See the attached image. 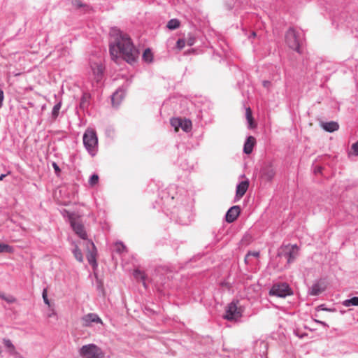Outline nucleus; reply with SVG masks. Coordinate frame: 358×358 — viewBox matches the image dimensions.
I'll use <instances>...</instances> for the list:
<instances>
[{
	"mask_svg": "<svg viewBox=\"0 0 358 358\" xmlns=\"http://www.w3.org/2000/svg\"><path fill=\"white\" fill-rule=\"evenodd\" d=\"M110 34L113 38L110 44V54L112 59L117 60L122 58L129 64L135 62L138 52L131 41L130 37L117 29H113Z\"/></svg>",
	"mask_w": 358,
	"mask_h": 358,
	"instance_id": "obj_1",
	"label": "nucleus"
},
{
	"mask_svg": "<svg viewBox=\"0 0 358 358\" xmlns=\"http://www.w3.org/2000/svg\"><path fill=\"white\" fill-rule=\"evenodd\" d=\"M69 220L74 233L81 239L87 241V234L80 216L70 213L69 214Z\"/></svg>",
	"mask_w": 358,
	"mask_h": 358,
	"instance_id": "obj_2",
	"label": "nucleus"
},
{
	"mask_svg": "<svg viewBox=\"0 0 358 358\" xmlns=\"http://www.w3.org/2000/svg\"><path fill=\"white\" fill-rule=\"evenodd\" d=\"M243 310L244 308L240 305L239 301H232L226 307L224 318L229 321H236L242 317Z\"/></svg>",
	"mask_w": 358,
	"mask_h": 358,
	"instance_id": "obj_3",
	"label": "nucleus"
},
{
	"mask_svg": "<svg viewBox=\"0 0 358 358\" xmlns=\"http://www.w3.org/2000/svg\"><path fill=\"white\" fill-rule=\"evenodd\" d=\"M79 354L83 358L105 357V353L101 348L93 343L83 345L79 350Z\"/></svg>",
	"mask_w": 358,
	"mask_h": 358,
	"instance_id": "obj_4",
	"label": "nucleus"
},
{
	"mask_svg": "<svg viewBox=\"0 0 358 358\" xmlns=\"http://www.w3.org/2000/svg\"><path fill=\"white\" fill-rule=\"evenodd\" d=\"M285 43L288 47L300 53V41L298 33L293 28H289L285 34Z\"/></svg>",
	"mask_w": 358,
	"mask_h": 358,
	"instance_id": "obj_5",
	"label": "nucleus"
},
{
	"mask_svg": "<svg viewBox=\"0 0 358 358\" xmlns=\"http://www.w3.org/2000/svg\"><path fill=\"white\" fill-rule=\"evenodd\" d=\"M98 139L96 132L92 129H87L83 136V143L89 151L92 150L97 145Z\"/></svg>",
	"mask_w": 358,
	"mask_h": 358,
	"instance_id": "obj_6",
	"label": "nucleus"
},
{
	"mask_svg": "<svg viewBox=\"0 0 358 358\" xmlns=\"http://www.w3.org/2000/svg\"><path fill=\"white\" fill-rule=\"evenodd\" d=\"M269 294L278 297H285L292 294V292L287 284L282 283L274 285L269 291Z\"/></svg>",
	"mask_w": 358,
	"mask_h": 358,
	"instance_id": "obj_7",
	"label": "nucleus"
},
{
	"mask_svg": "<svg viewBox=\"0 0 358 358\" xmlns=\"http://www.w3.org/2000/svg\"><path fill=\"white\" fill-rule=\"evenodd\" d=\"M171 124L174 127L175 131H178L181 128L184 131L188 132L192 129V122L189 120L181 118H173L171 120Z\"/></svg>",
	"mask_w": 358,
	"mask_h": 358,
	"instance_id": "obj_8",
	"label": "nucleus"
},
{
	"mask_svg": "<svg viewBox=\"0 0 358 358\" xmlns=\"http://www.w3.org/2000/svg\"><path fill=\"white\" fill-rule=\"evenodd\" d=\"M86 248H87V259L88 262L95 268L97 266L96 263V248L94 244V243L87 240L86 242Z\"/></svg>",
	"mask_w": 358,
	"mask_h": 358,
	"instance_id": "obj_9",
	"label": "nucleus"
},
{
	"mask_svg": "<svg viewBox=\"0 0 358 358\" xmlns=\"http://www.w3.org/2000/svg\"><path fill=\"white\" fill-rule=\"evenodd\" d=\"M82 325L85 327H90L92 323L103 324L102 320L95 313H88L81 318Z\"/></svg>",
	"mask_w": 358,
	"mask_h": 358,
	"instance_id": "obj_10",
	"label": "nucleus"
},
{
	"mask_svg": "<svg viewBox=\"0 0 358 358\" xmlns=\"http://www.w3.org/2000/svg\"><path fill=\"white\" fill-rule=\"evenodd\" d=\"M90 67L92 71V74L94 76V79L96 80L97 82L99 81L103 72V68L101 64V60L91 61Z\"/></svg>",
	"mask_w": 358,
	"mask_h": 358,
	"instance_id": "obj_11",
	"label": "nucleus"
},
{
	"mask_svg": "<svg viewBox=\"0 0 358 358\" xmlns=\"http://www.w3.org/2000/svg\"><path fill=\"white\" fill-rule=\"evenodd\" d=\"M275 176V169L272 165L266 166L262 171L261 177L266 182H271Z\"/></svg>",
	"mask_w": 358,
	"mask_h": 358,
	"instance_id": "obj_12",
	"label": "nucleus"
},
{
	"mask_svg": "<svg viewBox=\"0 0 358 358\" xmlns=\"http://www.w3.org/2000/svg\"><path fill=\"white\" fill-rule=\"evenodd\" d=\"M241 213V208L239 206H234L231 207L226 214V221L228 223L234 222Z\"/></svg>",
	"mask_w": 358,
	"mask_h": 358,
	"instance_id": "obj_13",
	"label": "nucleus"
},
{
	"mask_svg": "<svg viewBox=\"0 0 358 358\" xmlns=\"http://www.w3.org/2000/svg\"><path fill=\"white\" fill-rule=\"evenodd\" d=\"M248 180L241 182L236 187V200H240L245 194L249 187Z\"/></svg>",
	"mask_w": 358,
	"mask_h": 358,
	"instance_id": "obj_14",
	"label": "nucleus"
},
{
	"mask_svg": "<svg viewBox=\"0 0 358 358\" xmlns=\"http://www.w3.org/2000/svg\"><path fill=\"white\" fill-rule=\"evenodd\" d=\"M285 251L288 253L287 262L290 263L293 262L298 255L299 248L296 245H286L284 248Z\"/></svg>",
	"mask_w": 358,
	"mask_h": 358,
	"instance_id": "obj_15",
	"label": "nucleus"
},
{
	"mask_svg": "<svg viewBox=\"0 0 358 358\" xmlns=\"http://www.w3.org/2000/svg\"><path fill=\"white\" fill-rule=\"evenodd\" d=\"M320 126L324 130L328 132H334L335 131H337L339 128L338 122L334 121H331L328 122H321Z\"/></svg>",
	"mask_w": 358,
	"mask_h": 358,
	"instance_id": "obj_16",
	"label": "nucleus"
},
{
	"mask_svg": "<svg viewBox=\"0 0 358 358\" xmlns=\"http://www.w3.org/2000/svg\"><path fill=\"white\" fill-rule=\"evenodd\" d=\"M256 143L255 138L253 136H249L244 145V152L245 154H250L252 152L254 145Z\"/></svg>",
	"mask_w": 358,
	"mask_h": 358,
	"instance_id": "obj_17",
	"label": "nucleus"
},
{
	"mask_svg": "<svg viewBox=\"0 0 358 358\" xmlns=\"http://www.w3.org/2000/svg\"><path fill=\"white\" fill-rule=\"evenodd\" d=\"M124 97V92L122 90L116 91L112 96V104L113 106H118Z\"/></svg>",
	"mask_w": 358,
	"mask_h": 358,
	"instance_id": "obj_18",
	"label": "nucleus"
},
{
	"mask_svg": "<svg viewBox=\"0 0 358 358\" xmlns=\"http://www.w3.org/2000/svg\"><path fill=\"white\" fill-rule=\"evenodd\" d=\"M90 105V95L84 94L81 98L79 108L81 110H88Z\"/></svg>",
	"mask_w": 358,
	"mask_h": 358,
	"instance_id": "obj_19",
	"label": "nucleus"
},
{
	"mask_svg": "<svg viewBox=\"0 0 358 358\" xmlns=\"http://www.w3.org/2000/svg\"><path fill=\"white\" fill-rule=\"evenodd\" d=\"M324 290V287L320 283H315L312 286L310 294L313 296H317L321 294Z\"/></svg>",
	"mask_w": 358,
	"mask_h": 358,
	"instance_id": "obj_20",
	"label": "nucleus"
},
{
	"mask_svg": "<svg viewBox=\"0 0 358 358\" xmlns=\"http://www.w3.org/2000/svg\"><path fill=\"white\" fill-rule=\"evenodd\" d=\"M134 276L136 280H141L143 282V285L145 287H146L145 279L146 275L144 272L136 269L134 272Z\"/></svg>",
	"mask_w": 358,
	"mask_h": 358,
	"instance_id": "obj_21",
	"label": "nucleus"
},
{
	"mask_svg": "<svg viewBox=\"0 0 358 358\" xmlns=\"http://www.w3.org/2000/svg\"><path fill=\"white\" fill-rule=\"evenodd\" d=\"M73 253L74 257L76 259L77 261H78L79 262H83V256L82 252L80 250V248H78L77 244L75 245V248L73 251Z\"/></svg>",
	"mask_w": 358,
	"mask_h": 358,
	"instance_id": "obj_22",
	"label": "nucleus"
},
{
	"mask_svg": "<svg viewBox=\"0 0 358 358\" xmlns=\"http://www.w3.org/2000/svg\"><path fill=\"white\" fill-rule=\"evenodd\" d=\"M143 59L146 62H152L153 59L152 52L150 49H146L143 54Z\"/></svg>",
	"mask_w": 358,
	"mask_h": 358,
	"instance_id": "obj_23",
	"label": "nucleus"
},
{
	"mask_svg": "<svg viewBox=\"0 0 358 358\" xmlns=\"http://www.w3.org/2000/svg\"><path fill=\"white\" fill-rule=\"evenodd\" d=\"M13 253V248L7 244L0 243V253Z\"/></svg>",
	"mask_w": 358,
	"mask_h": 358,
	"instance_id": "obj_24",
	"label": "nucleus"
},
{
	"mask_svg": "<svg viewBox=\"0 0 358 358\" xmlns=\"http://www.w3.org/2000/svg\"><path fill=\"white\" fill-rule=\"evenodd\" d=\"M180 26V22L177 19H172L168 22L167 27L169 29H176Z\"/></svg>",
	"mask_w": 358,
	"mask_h": 358,
	"instance_id": "obj_25",
	"label": "nucleus"
},
{
	"mask_svg": "<svg viewBox=\"0 0 358 358\" xmlns=\"http://www.w3.org/2000/svg\"><path fill=\"white\" fill-rule=\"evenodd\" d=\"M343 305L347 307L350 306H358V297L354 296L350 299L345 300L343 302Z\"/></svg>",
	"mask_w": 358,
	"mask_h": 358,
	"instance_id": "obj_26",
	"label": "nucleus"
},
{
	"mask_svg": "<svg viewBox=\"0 0 358 358\" xmlns=\"http://www.w3.org/2000/svg\"><path fill=\"white\" fill-rule=\"evenodd\" d=\"M246 119L250 128L253 129L256 127L257 124L252 117V113H246Z\"/></svg>",
	"mask_w": 358,
	"mask_h": 358,
	"instance_id": "obj_27",
	"label": "nucleus"
},
{
	"mask_svg": "<svg viewBox=\"0 0 358 358\" xmlns=\"http://www.w3.org/2000/svg\"><path fill=\"white\" fill-rule=\"evenodd\" d=\"M114 247H115V250L118 253H121L126 250V247L124 246V245L122 243L117 242L115 243Z\"/></svg>",
	"mask_w": 358,
	"mask_h": 358,
	"instance_id": "obj_28",
	"label": "nucleus"
},
{
	"mask_svg": "<svg viewBox=\"0 0 358 358\" xmlns=\"http://www.w3.org/2000/svg\"><path fill=\"white\" fill-rule=\"evenodd\" d=\"M99 182V176L93 174L89 180V184L91 187H94Z\"/></svg>",
	"mask_w": 358,
	"mask_h": 358,
	"instance_id": "obj_29",
	"label": "nucleus"
},
{
	"mask_svg": "<svg viewBox=\"0 0 358 358\" xmlns=\"http://www.w3.org/2000/svg\"><path fill=\"white\" fill-rule=\"evenodd\" d=\"M250 256H252V257H259V252H257V251H253V252H251V251H249L245 257V262L246 264H248V258Z\"/></svg>",
	"mask_w": 358,
	"mask_h": 358,
	"instance_id": "obj_30",
	"label": "nucleus"
},
{
	"mask_svg": "<svg viewBox=\"0 0 358 358\" xmlns=\"http://www.w3.org/2000/svg\"><path fill=\"white\" fill-rule=\"evenodd\" d=\"M3 343L10 351L13 352L15 350V347L10 340L3 339Z\"/></svg>",
	"mask_w": 358,
	"mask_h": 358,
	"instance_id": "obj_31",
	"label": "nucleus"
},
{
	"mask_svg": "<svg viewBox=\"0 0 358 358\" xmlns=\"http://www.w3.org/2000/svg\"><path fill=\"white\" fill-rule=\"evenodd\" d=\"M0 297L7 302L11 303L15 301V299L13 296L6 297L3 294L0 293Z\"/></svg>",
	"mask_w": 358,
	"mask_h": 358,
	"instance_id": "obj_32",
	"label": "nucleus"
},
{
	"mask_svg": "<svg viewBox=\"0 0 358 358\" xmlns=\"http://www.w3.org/2000/svg\"><path fill=\"white\" fill-rule=\"evenodd\" d=\"M185 41V44H187L189 46H192L194 45L195 42V38L194 36H189Z\"/></svg>",
	"mask_w": 358,
	"mask_h": 358,
	"instance_id": "obj_33",
	"label": "nucleus"
},
{
	"mask_svg": "<svg viewBox=\"0 0 358 358\" xmlns=\"http://www.w3.org/2000/svg\"><path fill=\"white\" fill-rule=\"evenodd\" d=\"M185 40H183V39L178 40V41L176 43L177 48H178L179 50H181V49H182L185 47Z\"/></svg>",
	"mask_w": 358,
	"mask_h": 358,
	"instance_id": "obj_34",
	"label": "nucleus"
},
{
	"mask_svg": "<svg viewBox=\"0 0 358 358\" xmlns=\"http://www.w3.org/2000/svg\"><path fill=\"white\" fill-rule=\"evenodd\" d=\"M43 301H44L45 303L50 306V301H49V300L48 299V295H47L46 289H44L43 292Z\"/></svg>",
	"mask_w": 358,
	"mask_h": 358,
	"instance_id": "obj_35",
	"label": "nucleus"
},
{
	"mask_svg": "<svg viewBox=\"0 0 358 358\" xmlns=\"http://www.w3.org/2000/svg\"><path fill=\"white\" fill-rule=\"evenodd\" d=\"M352 150L355 155H358V141L352 145Z\"/></svg>",
	"mask_w": 358,
	"mask_h": 358,
	"instance_id": "obj_36",
	"label": "nucleus"
},
{
	"mask_svg": "<svg viewBox=\"0 0 358 358\" xmlns=\"http://www.w3.org/2000/svg\"><path fill=\"white\" fill-rule=\"evenodd\" d=\"M73 4L77 8H80L82 6V4L79 0H73Z\"/></svg>",
	"mask_w": 358,
	"mask_h": 358,
	"instance_id": "obj_37",
	"label": "nucleus"
},
{
	"mask_svg": "<svg viewBox=\"0 0 358 358\" xmlns=\"http://www.w3.org/2000/svg\"><path fill=\"white\" fill-rule=\"evenodd\" d=\"M60 106H61V104L59 103L57 104H56L54 107H53V110L52 112H58V110L60 109Z\"/></svg>",
	"mask_w": 358,
	"mask_h": 358,
	"instance_id": "obj_38",
	"label": "nucleus"
},
{
	"mask_svg": "<svg viewBox=\"0 0 358 358\" xmlns=\"http://www.w3.org/2000/svg\"><path fill=\"white\" fill-rule=\"evenodd\" d=\"M52 166H53V168H54L55 171L57 173H59V172L60 171V169H59V168L58 165H57L56 163H55V162H54V163L52 164Z\"/></svg>",
	"mask_w": 358,
	"mask_h": 358,
	"instance_id": "obj_39",
	"label": "nucleus"
},
{
	"mask_svg": "<svg viewBox=\"0 0 358 358\" xmlns=\"http://www.w3.org/2000/svg\"><path fill=\"white\" fill-rule=\"evenodd\" d=\"M6 175H5V174H1V175L0 176V181H1V180H3V179L6 177Z\"/></svg>",
	"mask_w": 358,
	"mask_h": 358,
	"instance_id": "obj_40",
	"label": "nucleus"
},
{
	"mask_svg": "<svg viewBox=\"0 0 358 358\" xmlns=\"http://www.w3.org/2000/svg\"><path fill=\"white\" fill-rule=\"evenodd\" d=\"M246 112H251L250 108H248L246 109Z\"/></svg>",
	"mask_w": 358,
	"mask_h": 358,
	"instance_id": "obj_41",
	"label": "nucleus"
},
{
	"mask_svg": "<svg viewBox=\"0 0 358 358\" xmlns=\"http://www.w3.org/2000/svg\"><path fill=\"white\" fill-rule=\"evenodd\" d=\"M252 36H254V37H255V36H256L255 32H253V33L252 34Z\"/></svg>",
	"mask_w": 358,
	"mask_h": 358,
	"instance_id": "obj_42",
	"label": "nucleus"
},
{
	"mask_svg": "<svg viewBox=\"0 0 358 358\" xmlns=\"http://www.w3.org/2000/svg\"><path fill=\"white\" fill-rule=\"evenodd\" d=\"M267 83H268V82H264V86L267 85Z\"/></svg>",
	"mask_w": 358,
	"mask_h": 358,
	"instance_id": "obj_43",
	"label": "nucleus"
},
{
	"mask_svg": "<svg viewBox=\"0 0 358 358\" xmlns=\"http://www.w3.org/2000/svg\"><path fill=\"white\" fill-rule=\"evenodd\" d=\"M267 83H268V82H264V86L267 85Z\"/></svg>",
	"mask_w": 358,
	"mask_h": 358,
	"instance_id": "obj_44",
	"label": "nucleus"
}]
</instances>
